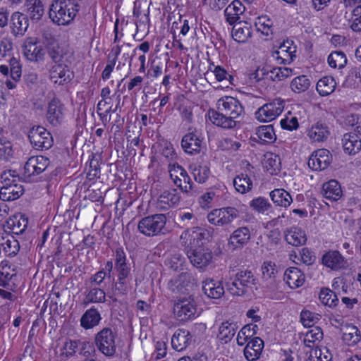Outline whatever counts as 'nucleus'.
Segmentation results:
<instances>
[{
  "mask_svg": "<svg viewBox=\"0 0 361 361\" xmlns=\"http://www.w3.org/2000/svg\"><path fill=\"white\" fill-rule=\"evenodd\" d=\"M218 111L209 110V120L217 126L224 128H232L235 126V119L244 113L241 103L235 97H224L218 100Z\"/></svg>",
  "mask_w": 361,
  "mask_h": 361,
  "instance_id": "1",
  "label": "nucleus"
},
{
  "mask_svg": "<svg viewBox=\"0 0 361 361\" xmlns=\"http://www.w3.org/2000/svg\"><path fill=\"white\" fill-rule=\"evenodd\" d=\"M80 9V5L71 0H54L50 5L49 16L59 25H66L73 21Z\"/></svg>",
  "mask_w": 361,
  "mask_h": 361,
  "instance_id": "2",
  "label": "nucleus"
},
{
  "mask_svg": "<svg viewBox=\"0 0 361 361\" xmlns=\"http://www.w3.org/2000/svg\"><path fill=\"white\" fill-rule=\"evenodd\" d=\"M227 283L229 293L233 295L241 296L247 293L257 284V279L252 271L245 269L238 271Z\"/></svg>",
  "mask_w": 361,
  "mask_h": 361,
  "instance_id": "3",
  "label": "nucleus"
},
{
  "mask_svg": "<svg viewBox=\"0 0 361 361\" xmlns=\"http://www.w3.org/2000/svg\"><path fill=\"white\" fill-rule=\"evenodd\" d=\"M167 218L164 214H156L142 218L137 229L143 235L149 237L166 234L168 229L166 226Z\"/></svg>",
  "mask_w": 361,
  "mask_h": 361,
  "instance_id": "4",
  "label": "nucleus"
},
{
  "mask_svg": "<svg viewBox=\"0 0 361 361\" xmlns=\"http://www.w3.org/2000/svg\"><path fill=\"white\" fill-rule=\"evenodd\" d=\"M116 334L112 329L104 327L94 337L98 350L106 357H113L116 353Z\"/></svg>",
  "mask_w": 361,
  "mask_h": 361,
  "instance_id": "5",
  "label": "nucleus"
},
{
  "mask_svg": "<svg viewBox=\"0 0 361 361\" xmlns=\"http://www.w3.org/2000/svg\"><path fill=\"white\" fill-rule=\"evenodd\" d=\"M168 169L171 179L182 192L193 194V184L185 169L178 163L168 164Z\"/></svg>",
  "mask_w": 361,
  "mask_h": 361,
  "instance_id": "6",
  "label": "nucleus"
},
{
  "mask_svg": "<svg viewBox=\"0 0 361 361\" xmlns=\"http://www.w3.org/2000/svg\"><path fill=\"white\" fill-rule=\"evenodd\" d=\"M240 216L239 211L233 207L215 209L207 215L209 222L214 226H226Z\"/></svg>",
  "mask_w": 361,
  "mask_h": 361,
  "instance_id": "7",
  "label": "nucleus"
},
{
  "mask_svg": "<svg viewBox=\"0 0 361 361\" xmlns=\"http://www.w3.org/2000/svg\"><path fill=\"white\" fill-rule=\"evenodd\" d=\"M28 138L32 147L37 150H47L53 145L51 133L40 126H33L29 130Z\"/></svg>",
  "mask_w": 361,
  "mask_h": 361,
  "instance_id": "8",
  "label": "nucleus"
},
{
  "mask_svg": "<svg viewBox=\"0 0 361 361\" xmlns=\"http://www.w3.org/2000/svg\"><path fill=\"white\" fill-rule=\"evenodd\" d=\"M284 106V100L281 98H276L259 108L255 112V117L262 122L271 121L282 113Z\"/></svg>",
  "mask_w": 361,
  "mask_h": 361,
  "instance_id": "9",
  "label": "nucleus"
},
{
  "mask_svg": "<svg viewBox=\"0 0 361 361\" xmlns=\"http://www.w3.org/2000/svg\"><path fill=\"white\" fill-rule=\"evenodd\" d=\"M197 309L191 296L178 298L173 305L175 317L180 322H186L195 317Z\"/></svg>",
  "mask_w": 361,
  "mask_h": 361,
  "instance_id": "10",
  "label": "nucleus"
},
{
  "mask_svg": "<svg viewBox=\"0 0 361 361\" xmlns=\"http://www.w3.org/2000/svg\"><path fill=\"white\" fill-rule=\"evenodd\" d=\"M187 256L191 264L197 269H203L212 262V252L206 247H197L190 248L187 251Z\"/></svg>",
  "mask_w": 361,
  "mask_h": 361,
  "instance_id": "11",
  "label": "nucleus"
},
{
  "mask_svg": "<svg viewBox=\"0 0 361 361\" xmlns=\"http://www.w3.org/2000/svg\"><path fill=\"white\" fill-rule=\"evenodd\" d=\"M23 51L25 57L33 62L41 61L44 57V51L35 37H27L23 45Z\"/></svg>",
  "mask_w": 361,
  "mask_h": 361,
  "instance_id": "12",
  "label": "nucleus"
},
{
  "mask_svg": "<svg viewBox=\"0 0 361 361\" xmlns=\"http://www.w3.org/2000/svg\"><path fill=\"white\" fill-rule=\"evenodd\" d=\"M332 161L330 152L326 149L314 151L309 158L307 164L314 171H322L326 169Z\"/></svg>",
  "mask_w": 361,
  "mask_h": 361,
  "instance_id": "13",
  "label": "nucleus"
},
{
  "mask_svg": "<svg viewBox=\"0 0 361 361\" xmlns=\"http://www.w3.org/2000/svg\"><path fill=\"white\" fill-rule=\"evenodd\" d=\"M46 118L53 126L61 125L64 118V105L58 99H51L49 104Z\"/></svg>",
  "mask_w": 361,
  "mask_h": 361,
  "instance_id": "14",
  "label": "nucleus"
},
{
  "mask_svg": "<svg viewBox=\"0 0 361 361\" xmlns=\"http://www.w3.org/2000/svg\"><path fill=\"white\" fill-rule=\"evenodd\" d=\"M49 164V159L44 156L31 157L25 164V175L27 176L39 175L46 170Z\"/></svg>",
  "mask_w": 361,
  "mask_h": 361,
  "instance_id": "15",
  "label": "nucleus"
},
{
  "mask_svg": "<svg viewBox=\"0 0 361 361\" xmlns=\"http://www.w3.org/2000/svg\"><path fill=\"white\" fill-rule=\"evenodd\" d=\"M202 138L197 131L185 134L181 140V147L184 152L189 154H196L200 152Z\"/></svg>",
  "mask_w": 361,
  "mask_h": 361,
  "instance_id": "16",
  "label": "nucleus"
},
{
  "mask_svg": "<svg viewBox=\"0 0 361 361\" xmlns=\"http://www.w3.org/2000/svg\"><path fill=\"white\" fill-rule=\"evenodd\" d=\"M322 264L332 270H339L348 267V262L337 250H329L322 256Z\"/></svg>",
  "mask_w": 361,
  "mask_h": 361,
  "instance_id": "17",
  "label": "nucleus"
},
{
  "mask_svg": "<svg viewBox=\"0 0 361 361\" xmlns=\"http://www.w3.org/2000/svg\"><path fill=\"white\" fill-rule=\"evenodd\" d=\"M307 135L312 142H323L329 137L330 129L326 123L317 121L307 130Z\"/></svg>",
  "mask_w": 361,
  "mask_h": 361,
  "instance_id": "18",
  "label": "nucleus"
},
{
  "mask_svg": "<svg viewBox=\"0 0 361 361\" xmlns=\"http://www.w3.org/2000/svg\"><path fill=\"white\" fill-rule=\"evenodd\" d=\"M23 194V185L16 183V180L6 183L0 189V199L3 201H13Z\"/></svg>",
  "mask_w": 361,
  "mask_h": 361,
  "instance_id": "19",
  "label": "nucleus"
},
{
  "mask_svg": "<svg viewBox=\"0 0 361 361\" xmlns=\"http://www.w3.org/2000/svg\"><path fill=\"white\" fill-rule=\"evenodd\" d=\"M251 233L248 227H239L231 235L228 244L234 249L242 248L249 243Z\"/></svg>",
  "mask_w": 361,
  "mask_h": 361,
  "instance_id": "20",
  "label": "nucleus"
},
{
  "mask_svg": "<svg viewBox=\"0 0 361 361\" xmlns=\"http://www.w3.org/2000/svg\"><path fill=\"white\" fill-rule=\"evenodd\" d=\"M24 7L25 15L32 21L40 20L45 12L44 5L41 0H25Z\"/></svg>",
  "mask_w": 361,
  "mask_h": 361,
  "instance_id": "21",
  "label": "nucleus"
},
{
  "mask_svg": "<svg viewBox=\"0 0 361 361\" xmlns=\"http://www.w3.org/2000/svg\"><path fill=\"white\" fill-rule=\"evenodd\" d=\"M263 348V340L259 337H254L248 341L244 348L245 357L248 361H256L260 357Z\"/></svg>",
  "mask_w": 361,
  "mask_h": 361,
  "instance_id": "22",
  "label": "nucleus"
},
{
  "mask_svg": "<svg viewBox=\"0 0 361 361\" xmlns=\"http://www.w3.org/2000/svg\"><path fill=\"white\" fill-rule=\"evenodd\" d=\"M202 289L203 293L211 299H219L225 293L222 283L212 279L204 280Z\"/></svg>",
  "mask_w": 361,
  "mask_h": 361,
  "instance_id": "23",
  "label": "nucleus"
},
{
  "mask_svg": "<svg viewBox=\"0 0 361 361\" xmlns=\"http://www.w3.org/2000/svg\"><path fill=\"white\" fill-rule=\"evenodd\" d=\"M9 68L11 79L7 78L4 84L8 90H13L17 87V83L20 81L22 75V66L20 60L16 57L11 58Z\"/></svg>",
  "mask_w": 361,
  "mask_h": 361,
  "instance_id": "24",
  "label": "nucleus"
},
{
  "mask_svg": "<svg viewBox=\"0 0 361 361\" xmlns=\"http://www.w3.org/2000/svg\"><path fill=\"white\" fill-rule=\"evenodd\" d=\"M180 195L176 189L164 191L157 200V207L166 211L171 207H175L180 202Z\"/></svg>",
  "mask_w": 361,
  "mask_h": 361,
  "instance_id": "25",
  "label": "nucleus"
},
{
  "mask_svg": "<svg viewBox=\"0 0 361 361\" xmlns=\"http://www.w3.org/2000/svg\"><path fill=\"white\" fill-rule=\"evenodd\" d=\"M11 24L12 33L16 37H21L24 35L28 27V17L24 13L15 12L11 16Z\"/></svg>",
  "mask_w": 361,
  "mask_h": 361,
  "instance_id": "26",
  "label": "nucleus"
},
{
  "mask_svg": "<svg viewBox=\"0 0 361 361\" xmlns=\"http://www.w3.org/2000/svg\"><path fill=\"white\" fill-rule=\"evenodd\" d=\"M192 341V336L188 330L178 329L171 338L172 348L177 351L187 348Z\"/></svg>",
  "mask_w": 361,
  "mask_h": 361,
  "instance_id": "27",
  "label": "nucleus"
},
{
  "mask_svg": "<svg viewBox=\"0 0 361 361\" xmlns=\"http://www.w3.org/2000/svg\"><path fill=\"white\" fill-rule=\"evenodd\" d=\"M262 279L266 282L267 286L272 290L278 288L276 274L278 271L271 262H264L262 265Z\"/></svg>",
  "mask_w": 361,
  "mask_h": 361,
  "instance_id": "28",
  "label": "nucleus"
},
{
  "mask_svg": "<svg viewBox=\"0 0 361 361\" xmlns=\"http://www.w3.org/2000/svg\"><path fill=\"white\" fill-rule=\"evenodd\" d=\"M283 280L290 288H297L305 282L304 274L297 267H290L284 273Z\"/></svg>",
  "mask_w": 361,
  "mask_h": 361,
  "instance_id": "29",
  "label": "nucleus"
},
{
  "mask_svg": "<svg viewBox=\"0 0 361 361\" xmlns=\"http://www.w3.org/2000/svg\"><path fill=\"white\" fill-rule=\"evenodd\" d=\"M207 235V233L205 229L200 227H194L185 231L182 233L180 238L182 240H189V244L191 246L199 247L200 243H202V240L204 239Z\"/></svg>",
  "mask_w": 361,
  "mask_h": 361,
  "instance_id": "30",
  "label": "nucleus"
},
{
  "mask_svg": "<svg viewBox=\"0 0 361 361\" xmlns=\"http://www.w3.org/2000/svg\"><path fill=\"white\" fill-rule=\"evenodd\" d=\"M343 150L348 154H355L361 149V140L357 135L345 133L342 138Z\"/></svg>",
  "mask_w": 361,
  "mask_h": 361,
  "instance_id": "31",
  "label": "nucleus"
},
{
  "mask_svg": "<svg viewBox=\"0 0 361 361\" xmlns=\"http://www.w3.org/2000/svg\"><path fill=\"white\" fill-rule=\"evenodd\" d=\"M102 319L99 311L94 307L87 310L80 318V326L85 329H90L97 326Z\"/></svg>",
  "mask_w": 361,
  "mask_h": 361,
  "instance_id": "32",
  "label": "nucleus"
},
{
  "mask_svg": "<svg viewBox=\"0 0 361 361\" xmlns=\"http://www.w3.org/2000/svg\"><path fill=\"white\" fill-rule=\"evenodd\" d=\"M285 238L288 244L293 246L303 245L307 242L305 232L298 227L288 229L285 233Z\"/></svg>",
  "mask_w": 361,
  "mask_h": 361,
  "instance_id": "33",
  "label": "nucleus"
},
{
  "mask_svg": "<svg viewBox=\"0 0 361 361\" xmlns=\"http://www.w3.org/2000/svg\"><path fill=\"white\" fill-rule=\"evenodd\" d=\"M72 73L65 66L58 64L52 66L50 70V80L59 85L70 81Z\"/></svg>",
  "mask_w": 361,
  "mask_h": 361,
  "instance_id": "34",
  "label": "nucleus"
},
{
  "mask_svg": "<svg viewBox=\"0 0 361 361\" xmlns=\"http://www.w3.org/2000/svg\"><path fill=\"white\" fill-rule=\"evenodd\" d=\"M322 193L326 199L336 201L342 196L341 187L337 180H331L323 184Z\"/></svg>",
  "mask_w": 361,
  "mask_h": 361,
  "instance_id": "35",
  "label": "nucleus"
},
{
  "mask_svg": "<svg viewBox=\"0 0 361 361\" xmlns=\"http://www.w3.org/2000/svg\"><path fill=\"white\" fill-rule=\"evenodd\" d=\"M245 8L238 0H234L224 11L226 21L233 25L240 19V15L244 12Z\"/></svg>",
  "mask_w": 361,
  "mask_h": 361,
  "instance_id": "36",
  "label": "nucleus"
},
{
  "mask_svg": "<svg viewBox=\"0 0 361 361\" xmlns=\"http://www.w3.org/2000/svg\"><path fill=\"white\" fill-rule=\"evenodd\" d=\"M237 329L236 323L224 322L219 326L217 337L223 343H228L233 338Z\"/></svg>",
  "mask_w": 361,
  "mask_h": 361,
  "instance_id": "37",
  "label": "nucleus"
},
{
  "mask_svg": "<svg viewBox=\"0 0 361 361\" xmlns=\"http://www.w3.org/2000/svg\"><path fill=\"white\" fill-rule=\"evenodd\" d=\"M269 195L274 203L280 207H287L293 202L290 193L282 188L275 189Z\"/></svg>",
  "mask_w": 361,
  "mask_h": 361,
  "instance_id": "38",
  "label": "nucleus"
},
{
  "mask_svg": "<svg viewBox=\"0 0 361 361\" xmlns=\"http://www.w3.org/2000/svg\"><path fill=\"white\" fill-rule=\"evenodd\" d=\"M251 36L250 26L247 23L238 22L233 27L232 37L238 42H245Z\"/></svg>",
  "mask_w": 361,
  "mask_h": 361,
  "instance_id": "39",
  "label": "nucleus"
},
{
  "mask_svg": "<svg viewBox=\"0 0 361 361\" xmlns=\"http://www.w3.org/2000/svg\"><path fill=\"white\" fill-rule=\"evenodd\" d=\"M115 267L118 271V277L128 278L130 269L126 264V255L121 249L116 250Z\"/></svg>",
  "mask_w": 361,
  "mask_h": 361,
  "instance_id": "40",
  "label": "nucleus"
},
{
  "mask_svg": "<svg viewBox=\"0 0 361 361\" xmlns=\"http://www.w3.org/2000/svg\"><path fill=\"white\" fill-rule=\"evenodd\" d=\"M336 86L333 77L326 76L321 78L317 83V91L321 96H327L331 94Z\"/></svg>",
  "mask_w": 361,
  "mask_h": 361,
  "instance_id": "41",
  "label": "nucleus"
},
{
  "mask_svg": "<svg viewBox=\"0 0 361 361\" xmlns=\"http://www.w3.org/2000/svg\"><path fill=\"white\" fill-rule=\"evenodd\" d=\"M258 326L256 324H249L245 325L240 331L238 332L237 336V343L238 345L243 346L248 341L254 338V336L257 334Z\"/></svg>",
  "mask_w": 361,
  "mask_h": 361,
  "instance_id": "42",
  "label": "nucleus"
},
{
  "mask_svg": "<svg viewBox=\"0 0 361 361\" xmlns=\"http://www.w3.org/2000/svg\"><path fill=\"white\" fill-rule=\"evenodd\" d=\"M342 338L348 345H354L360 341L361 336L356 326L348 325L343 329Z\"/></svg>",
  "mask_w": 361,
  "mask_h": 361,
  "instance_id": "43",
  "label": "nucleus"
},
{
  "mask_svg": "<svg viewBox=\"0 0 361 361\" xmlns=\"http://www.w3.org/2000/svg\"><path fill=\"white\" fill-rule=\"evenodd\" d=\"M256 135L263 143H273L276 140L272 125L259 126L256 130Z\"/></svg>",
  "mask_w": 361,
  "mask_h": 361,
  "instance_id": "44",
  "label": "nucleus"
},
{
  "mask_svg": "<svg viewBox=\"0 0 361 361\" xmlns=\"http://www.w3.org/2000/svg\"><path fill=\"white\" fill-rule=\"evenodd\" d=\"M233 185L238 192L244 194L252 190V181L247 174L240 173L233 179Z\"/></svg>",
  "mask_w": 361,
  "mask_h": 361,
  "instance_id": "45",
  "label": "nucleus"
},
{
  "mask_svg": "<svg viewBox=\"0 0 361 361\" xmlns=\"http://www.w3.org/2000/svg\"><path fill=\"white\" fill-rule=\"evenodd\" d=\"M311 81L307 75H302L295 78L290 82V88L295 93H301L307 90Z\"/></svg>",
  "mask_w": 361,
  "mask_h": 361,
  "instance_id": "46",
  "label": "nucleus"
},
{
  "mask_svg": "<svg viewBox=\"0 0 361 361\" xmlns=\"http://www.w3.org/2000/svg\"><path fill=\"white\" fill-rule=\"evenodd\" d=\"M105 298L106 293L100 288H90L86 292L85 302L87 303L104 302Z\"/></svg>",
  "mask_w": 361,
  "mask_h": 361,
  "instance_id": "47",
  "label": "nucleus"
},
{
  "mask_svg": "<svg viewBox=\"0 0 361 361\" xmlns=\"http://www.w3.org/2000/svg\"><path fill=\"white\" fill-rule=\"evenodd\" d=\"M192 276L190 273L183 272L178 276L171 279L168 283V288L169 290H174L176 288L180 283L185 285L189 289L192 286Z\"/></svg>",
  "mask_w": 361,
  "mask_h": 361,
  "instance_id": "48",
  "label": "nucleus"
},
{
  "mask_svg": "<svg viewBox=\"0 0 361 361\" xmlns=\"http://www.w3.org/2000/svg\"><path fill=\"white\" fill-rule=\"evenodd\" d=\"M328 63L332 68H343L347 63L346 56L341 51H333L328 56Z\"/></svg>",
  "mask_w": 361,
  "mask_h": 361,
  "instance_id": "49",
  "label": "nucleus"
},
{
  "mask_svg": "<svg viewBox=\"0 0 361 361\" xmlns=\"http://www.w3.org/2000/svg\"><path fill=\"white\" fill-rule=\"evenodd\" d=\"M28 221L23 215L14 216L8 221V224L16 234H21L27 226Z\"/></svg>",
  "mask_w": 361,
  "mask_h": 361,
  "instance_id": "50",
  "label": "nucleus"
},
{
  "mask_svg": "<svg viewBox=\"0 0 361 361\" xmlns=\"http://www.w3.org/2000/svg\"><path fill=\"white\" fill-rule=\"evenodd\" d=\"M3 252L8 256L13 257L20 250L19 242L13 236L1 243Z\"/></svg>",
  "mask_w": 361,
  "mask_h": 361,
  "instance_id": "51",
  "label": "nucleus"
},
{
  "mask_svg": "<svg viewBox=\"0 0 361 361\" xmlns=\"http://www.w3.org/2000/svg\"><path fill=\"white\" fill-rule=\"evenodd\" d=\"M319 298L324 305L329 307L336 306L338 301L336 294L329 288H322Z\"/></svg>",
  "mask_w": 361,
  "mask_h": 361,
  "instance_id": "52",
  "label": "nucleus"
},
{
  "mask_svg": "<svg viewBox=\"0 0 361 361\" xmlns=\"http://www.w3.org/2000/svg\"><path fill=\"white\" fill-rule=\"evenodd\" d=\"M293 74V70L286 67H275L269 70V78L271 80L281 81Z\"/></svg>",
  "mask_w": 361,
  "mask_h": 361,
  "instance_id": "53",
  "label": "nucleus"
},
{
  "mask_svg": "<svg viewBox=\"0 0 361 361\" xmlns=\"http://www.w3.org/2000/svg\"><path fill=\"white\" fill-rule=\"evenodd\" d=\"M255 26L258 31H260L266 36H268L269 34H272L271 20L266 16L259 17L255 22Z\"/></svg>",
  "mask_w": 361,
  "mask_h": 361,
  "instance_id": "54",
  "label": "nucleus"
},
{
  "mask_svg": "<svg viewBox=\"0 0 361 361\" xmlns=\"http://www.w3.org/2000/svg\"><path fill=\"white\" fill-rule=\"evenodd\" d=\"M250 207L259 213H264L271 207V204L264 197H259L250 202Z\"/></svg>",
  "mask_w": 361,
  "mask_h": 361,
  "instance_id": "55",
  "label": "nucleus"
},
{
  "mask_svg": "<svg viewBox=\"0 0 361 361\" xmlns=\"http://www.w3.org/2000/svg\"><path fill=\"white\" fill-rule=\"evenodd\" d=\"M320 315L309 310H303L300 314V320L305 327L314 326L319 319Z\"/></svg>",
  "mask_w": 361,
  "mask_h": 361,
  "instance_id": "56",
  "label": "nucleus"
},
{
  "mask_svg": "<svg viewBox=\"0 0 361 361\" xmlns=\"http://www.w3.org/2000/svg\"><path fill=\"white\" fill-rule=\"evenodd\" d=\"M209 173V169L207 166L199 165L195 166L192 169V175L194 178L197 182L200 183H203L207 180Z\"/></svg>",
  "mask_w": 361,
  "mask_h": 361,
  "instance_id": "57",
  "label": "nucleus"
},
{
  "mask_svg": "<svg viewBox=\"0 0 361 361\" xmlns=\"http://www.w3.org/2000/svg\"><path fill=\"white\" fill-rule=\"evenodd\" d=\"M347 82L354 87L361 85V66L353 67L350 70Z\"/></svg>",
  "mask_w": 361,
  "mask_h": 361,
  "instance_id": "58",
  "label": "nucleus"
},
{
  "mask_svg": "<svg viewBox=\"0 0 361 361\" xmlns=\"http://www.w3.org/2000/svg\"><path fill=\"white\" fill-rule=\"evenodd\" d=\"M264 167L270 174L276 173L280 167L279 157L273 154H269V157H267L265 160Z\"/></svg>",
  "mask_w": 361,
  "mask_h": 361,
  "instance_id": "59",
  "label": "nucleus"
},
{
  "mask_svg": "<svg viewBox=\"0 0 361 361\" xmlns=\"http://www.w3.org/2000/svg\"><path fill=\"white\" fill-rule=\"evenodd\" d=\"M13 157V149L11 142L0 140V158L9 161Z\"/></svg>",
  "mask_w": 361,
  "mask_h": 361,
  "instance_id": "60",
  "label": "nucleus"
},
{
  "mask_svg": "<svg viewBox=\"0 0 361 361\" xmlns=\"http://www.w3.org/2000/svg\"><path fill=\"white\" fill-rule=\"evenodd\" d=\"M323 332L320 328H315L307 331L304 338V343L307 346H311V343H314L316 341L322 339Z\"/></svg>",
  "mask_w": 361,
  "mask_h": 361,
  "instance_id": "61",
  "label": "nucleus"
},
{
  "mask_svg": "<svg viewBox=\"0 0 361 361\" xmlns=\"http://www.w3.org/2000/svg\"><path fill=\"white\" fill-rule=\"evenodd\" d=\"M267 75L269 76V70L267 67H258L255 71L249 73V80L253 84L264 80Z\"/></svg>",
  "mask_w": 361,
  "mask_h": 361,
  "instance_id": "62",
  "label": "nucleus"
},
{
  "mask_svg": "<svg viewBox=\"0 0 361 361\" xmlns=\"http://www.w3.org/2000/svg\"><path fill=\"white\" fill-rule=\"evenodd\" d=\"M79 344L82 345V350H85L87 348H92V346L90 343H81L79 341H70L69 342H67L65 345L66 355H73L75 353L76 349L78 348Z\"/></svg>",
  "mask_w": 361,
  "mask_h": 361,
  "instance_id": "63",
  "label": "nucleus"
},
{
  "mask_svg": "<svg viewBox=\"0 0 361 361\" xmlns=\"http://www.w3.org/2000/svg\"><path fill=\"white\" fill-rule=\"evenodd\" d=\"M350 27L355 32H361V5L353 11V23Z\"/></svg>",
  "mask_w": 361,
  "mask_h": 361,
  "instance_id": "64",
  "label": "nucleus"
}]
</instances>
